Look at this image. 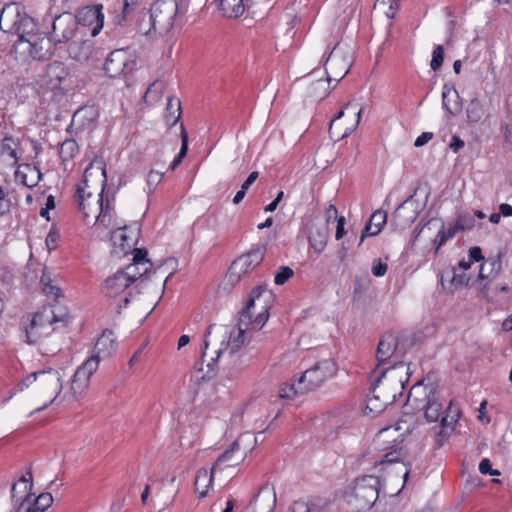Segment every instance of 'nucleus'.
Returning a JSON list of instances; mask_svg holds the SVG:
<instances>
[{"label":"nucleus","instance_id":"nucleus-49","mask_svg":"<svg viewBox=\"0 0 512 512\" xmlns=\"http://www.w3.org/2000/svg\"><path fill=\"white\" fill-rule=\"evenodd\" d=\"M130 268H132L133 271H129V273L135 274V276L133 277V283L137 282L140 278L145 276L150 270L149 267L141 266L140 264L136 263H131L130 265L126 266L123 270H128Z\"/></svg>","mask_w":512,"mask_h":512},{"label":"nucleus","instance_id":"nucleus-26","mask_svg":"<svg viewBox=\"0 0 512 512\" xmlns=\"http://www.w3.org/2000/svg\"><path fill=\"white\" fill-rule=\"evenodd\" d=\"M327 506V501L320 497H311L294 501L289 512H322Z\"/></svg>","mask_w":512,"mask_h":512},{"label":"nucleus","instance_id":"nucleus-41","mask_svg":"<svg viewBox=\"0 0 512 512\" xmlns=\"http://www.w3.org/2000/svg\"><path fill=\"white\" fill-rule=\"evenodd\" d=\"M167 115L166 118L168 121L174 125L181 116V102L176 97H170L167 103Z\"/></svg>","mask_w":512,"mask_h":512},{"label":"nucleus","instance_id":"nucleus-32","mask_svg":"<svg viewBox=\"0 0 512 512\" xmlns=\"http://www.w3.org/2000/svg\"><path fill=\"white\" fill-rule=\"evenodd\" d=\"M218 9L223 17L238 18L245 11L244 0H218Z\"/></svg>","mask_w":512,"mask_h":512},{"label":"nucleus","instance_id":"nucleus-6","mask_svg":"<svg viewBox=\"0 0 512 512\" xmlns=\"http://www.w3.org/2000/svg\"><path fill=\"white\" fill-rule=\"evenodd\" d=\"M183 5L184 3H181L180 0H156L149 10V28L145 29L142 22L140 30L145 35L166 34L173 27L177 14L186 12Z\"/></svg>","mask_w":512,"mask_h":512},{"label":"nucleus","instance_id":"nucleus-34","mask_svg":"<svg viewBox=\"0 0 512 512\" xmlns=\"http://www.w3.org/2000/svg\"><path fill=\"white\" fill-rule=\"evenodd\" d=\"M17 142L12 137H5L0 146V154L3 161L10 166H16L19 161L17 154Z\"/></svg>","mask_w":512,"mask_h":512},{"label":"nucleus","instance_id":"nucleus-10","mask_svg":"<svg viewBox=\"0 0 512 512\" xmlns=\"http://www.w3.org/2000/svg\"><path fill=\"white\" fill-rule=\"evenodd\" d=\"M380 480L374 475H364L355 480L351 491L355 506L359 510L369 509L376 502L379 495Z\"/></svg>","mask_w":512,"mask_h":512},{"label":"nucleus","instance_id":"nucleus-9","mask_svg":"<svg viewBox=\"0 0 512 512\" xmlns=\"http://www.w3.org/2000/svg\"><path fill=\"white\" fill-rule=\"evenodd\" d=\"M337 372L336 363L332 359H324L306 369L298 379L299 390L306 393L320 387L325 381L334 377Z\"/></svg>","mask_w":512,"mask_h":512},{"label":"nucleus","instance_id":"nucleus-33","mask_svg":"<svg viewBox=\"0 0 512 512\" xmlns=\"http://www.w3.org/2000/svg\"><path fill=\"white\" fill-rule=\"evenodd\" d=\"M212 328H213V325H210L208 328H207V331L205 333V339H204V350H206L208 348V341H207V338L208 336L211 334V331H212ZM206 352L203 351L202 352V356H201V362L200 363H196L195 364V369L198 370L199 372H202L204 369H203V365H204V362H206V367H207V371L203 374V376H201V379L202 380H205V379H210L212 378V376L214 375V371H215V365H216V361L218 359V355L216 358L214 357H211L209 360H206Z\"/></svg>","mask_w":512,"mask_h":512},{"label":"nucleus","instance_id":"nucleus-58","mask_svg":"<svg viewBox=\"0 0 512 512\" xmlns=\"http://www.w3.org/2000/svg\"><path fill=\"white\" fill-rule=\"evenodd\" d=\"M486 406H487V401L483 400L480 403V406L478 408V416H477V418L482 423L488 424L490 422V417L486 413Z\"/></svg>","mask_w":512,"mask_h":512},{"label":"nucleus","instance_id":"nucleus-27","mask_svg":"<svg viewBox=\"0 0 512 512\" xmlns=\"http://www.w3.org/2000/svg\"><path fill=\"white\" fill-rule=\"evenodd\" d=\"M443 107L450 115H457L462 110L460 96L457 90L445 84L442 91Z\"/></svg>","mask_w":512,"mask_h":512},{"label":"nucleus","instance_id":"nucleus-59","mask_svg":"<svg viewBox=\"0 0 512 512\" xmlns=\"http://www.w3.org/2000/svg\"><path fill=\"white\" fill-rule=\"evenodd\" d=\"M433 138L432 132H423L420 136H418L414 142L415 147H422L427 144Z\"/></svg>","mask_w":512,"mask_h":512},{"label":"nucleus","instance_id":"nucleus-30","mask_svg":"<svg viewBox=\"0 0 512 512\" xmlns=\"http://www.w3.org/2000/svg\"><path fill=\"white\" fill-rule=\"evenodd\" d=\"M21 502L29 503L31 508L29 509V512H44L52 505L53 497L48 492L41 493L37 497H34L32 493H28L24 496Z\"/></svg>","mask_w":512,"mask_h":512},{"label":"nucleus","instance_id":"nucleus-7","mask_svg":"<svg viewBox=\"0 0 512 512\" xmlns=\"http://www.w3.org/2000/svg\"><path fill=\"white\" fill-rule=\"evenodd\" d=\"M403 435L398 428L386 427L381 429L374 437L373 444L376 450L382 453L375 466L384 470L386 465L398 463L403 456Z\"/></svg>","mask_w":512,"mask_h":512},{"label":"nucleus","instance_id":"nucleus-18","mask_svg":"<svg viewBox=\"0 0 512 512\" xmlns=\"http://www.w3.org/2000/svg\"><path fill=\"white\" fill-rule=\"evenodd\" d=\"M116 337L111 330H104L97 339L93 352L88 359H94L97 362V368L101 361L109 359L116 352Z\"/></svg>","mask_w":512,"mask_h":512},{"label":"nucleus","instance_id":"nucleus-38","mask_svg":"<svg viewBox=\"0 0 512 512\" xmlns=\"http://www.w3.org/2000/svg\"><path fill=\"white\" fill-rule=\"evenodd\" d=\"M331 77L327 76V79H318L310 85L308 88V94L310 97L318 100L324 99L329 93V83Z\"/></svg>","mask_w":512,"mask_h":512},{"label":"nucleus","instance_id":"nucleus-13","mask_svg":"<svg viewBox=\"0 0 512 512\" xmlns=\"http://www.w3.org/2000/svg\"><path fill=\"white\" fill-rule=\"evenodd\" d=\"M136 65L135 55L129 49H116L106 59L104 70L111 78L131 73Z\"/></svg>","mask_w":512,"mask_h":512},{"label":"nucleus","instance_id":"nucleus-11","mask_svg":"<svg viewBox=\"0 0 512 512\" xmlns=\"http://www.w3.org/2000/svg\"><path fill=\"white\" fill-rule=\"evenodd\" d=\"M129 271H133V269L119 270L108 277L103 284V292L107 297L114 298L124 293L123 305H118V313H120V310L126 307L133 298V289H128L133 284L135 274H131Z\"/></svg>","mask_w":512,"mask_h":512},{"label":"nucleus","instance_id":"nucleus-12","mask_svg":"<svg viewBox=\"0 0 512 512\" xmlns=\"http://www.w3.org/2000/svg\"><path fill=\"white\" fill-rule=\"evenodd\" d=\"M38 381V385L42 391L50 397L49 402L45 403L42 407L37 408L35 411H41L51 404L62 390L61 376L57 370L48 369L38 372H33L28 375L22 382L23 385L28 387L30 384Z\"/></svg>","mask_w":512,"mask_h":512},{"label":"nucleus","instance_id":"nucleus-28","mask_svg":"<svg viewBox=\"0 0 512 512\" xmlns=\"http://www.w3.org/2000/svg\"><path fill=\"white\" fill-rule=\"evenodd\" d=\"M326 62L329 63V69L334 75V80H341L350 70V62L344 55L332 52L327 58Z\"/></svg>","mask_w":512,"mask_h":512},{"label":"nucleus","instance_id":"nucleus-40","mask_svg":"<svg viewBox=\"0 0 512 512\" xmlns=\"http://www.w3.org/2000/svg\"><path fill=\"white\" fill-rule=\"evenodd\" d=\"M501 266L500 256L497 259L484 263L481 265L479 278L482 280L489 277L495 278L500 273Z\"/></svg>","mask_w":512,"mask_h":512},{"label":"nucleus","instance_id":"nucleus-62","mask_svg":"<svg viewBox=\"0 0 512 512\" xmlns=\"http://www.w3.org/2000/svg\"><path fill=\"white\" fill-rule=\"evenodd\" d=\"M465 143L460 137L454 135L452 136L449 147L453 150L454 153H457L460 149L464 147Z\"/></svg>","mask_w":512,"mask_h":512},{"label":"nucleus","instance_id":"nucleus-15","mask_svg":"<svg viewBox=\"0 0 512 512\" xmlns=\"http://www.w3.org/2000/svg\"><path fill=\"white\" fill-rule=\"evenodd\" d=\"M77 28V19L71 13H63L55 17L52 24L51 37L55 43L71 40Z\"/></svg>","mask_w":512,"mask_h":512},{"label":"nucleus","instance_id":"nucleus-35","mask_svg":"<svg viewBox=\"0 0 512 512\" xmlns=\"http://www.w3.org/2000/svg\"><path fill=\"white\" fill-rule=\"evenodd\" d=\"M328 237L329 230L327 226L314 227L309 236L310 246L316 253H321L326 247Z\"/></svg>","mask_w":512,"mask_h":512},{"label":"nucleus","instance_id":"nucleus-55","mask_svg":"<svg viewBox=\"0 0 512 512\" xmlns=\"http://www.w3.org/2000/svg\"><path fill=\"white\" fill-rule=\"evenodd\" d=\"M59 239V235L55 230H50L48 233L45 243L49 251L55 250L57 247V242Z\"/></svg>","mask_w":512,"mask_h":512},{"label":"nucleus","instance_id":"nucleus-51","mask_svg":"<svg viewBox=\"0 0 512 512\" xmlns=\"http://www.w3.org/2000/svg\"><path fill=\"white\" fill-rule=\"evenodd\" d=\"M133 263L140 264L141 266H146L151 268L152 264L147 259V251L143 249H135L133 255Z\"/></svg>","mask_w":512,"mask_h":512},{"label":"nucleus","instance_id":"nucleus-43","mask_svg":"<svg viewBox=\"0 0 512 512\" xmlns=\"http://www.w3.org/2000/svg\"><path fill=\"white\" fill-rule=\"evenodd\" d=\"M483 116V109L480 102L472 100L467 107V119L469 123H477Z\"/></svg>","mask_w":512,"mask_h":512},{"label":"nucleus","instance_id":"nucleus-4","mask_svg":"<svg viewBox=\"0 0 512 512\" xmlns=\"http://www.w3.org/2000/svg\"><path fill=\"white\" fill-rule=\"evenodd\" d=\"M408 403L416 409L423 410L427 422H437L440 419V435H443L446 429H452L460 416V411L453 407L452 402H449L444 410L441 395L434 388L423 387L419 383L411 388Z\"/></svg>","mask_w":512,"mask_h":512},{"label":"nucleus","instance_id":"nucleus-44","mask_svg":"<svg viewBox=\"0 0 512 512\" xmlns=\"http://www.w3.org/2000/svg\"><path fill=\"white\" fill-rule=\"evenodd\" d=\"M163 83L160 81H154L146 90L144 98L146 102L158 101L163 93Z\"/></svg>","mask_w":512,"mask_h":512},{"label":"nucleus","instance_id":"nucleus-53","mask_svg":"<svg viewBox=\"0 0 512 512\" xmlns=\"http://www.w3.org/2000/svg\"><path fill=\"white\" fill-rule=\"evenodd\" d=\"M388 266L381 259H376L372 265V274L375 277H382L386 274Z\"/></svg>","mask_w":512,"mask_h":512},{"label":"nucleus","instance_id":"nucleus-16","mask_svg":"<svg viewBox=\"0 0 512 512\" xmlns=\"http://www.w3.org/2000/svg\"><path fill=\"white\" fill-rule=\"evenodd\" d=\"M97 369V362L94 359H87L77 368L71 382V391L74 397H81L87 391L90 378Z\"/></svg>","mask_w":512,"mask_h":512},{"label":"nucleus","instance_id":"nucleus-17","mask_svg":"<svg viewBox=\"0 0 512 512\" xmlns=\"http://www.w3.org/2000/svg\"><path fill=\"white\" fill-rule=\"evenodd\" d=\"M400 356L398 352V338L393 333L385 334L378 343L376 351L377 365L372 371L375 375L381 371L380 368L388 363L392 358L398 359Z\"/></svg>","mask_w":512,"mask_h":512},{"label":"nucleus","instance_id":"nucleus-36","mask_svg":"<svg viewBox=\"0 0 512 512\" xmlns=\"http://www.w3.org/2000/svg\"><path fill=\"white\" fill-rule=\"evenodd\" d=\"M407 215L405 202L401 203L394 211L391 219V224L398 229H404L409 226L416 218L413 211H410Z\"/></svg>","mask_w":512,"mask_h":512},{"label":"nucleus","instance_id":"nucleus-29","mask_svg":"<svg viewBox=\"0 0 512 512\" xmlns=\"http://www.w3.org/2000/svg\"><path fill=\"white\" fill-rule=\"evenodd\" d=\"M386 223L387 213L382 210L375 211L371 215L369 222L362 231L360 243L364 240L365 237L379 234Z\"/></svg>","mask_w":512,"mask_h":512},{"label":"nucleus","instance_id":"nucleus-39","mask_svg":"<svg viewBox=\"0 0 512 512\" xmlns=\"http://www.w3.org/2000/svg\"><path fill=\"white\" fill-rule=\"evenodd\" d=\"M92 52V45L89 41L81 43L73 42L70 45V54L78 61L87 60Z\"/></svg>","mask_w":512,"mask_h":512},{"label":"nucleus","instance_id":"nucleus-37","mask_svg":"<svg viewBox=\"0 0 512 512\" xmlns=\"http://www.w3.org/2000/svg\"><path fill=\"white\" fill-rule=\"evenodd\" d=\"M29 478L22 476L18 483H14L11 488L12 499L17 503L24 498V496L30 493L32 487V474L28 472Z\"/></svg>","mask_w":512,"mask_h":512},{"label":"nucleus","instance_id":"nucleus-8","mask_svg":"<svg viewBox=\"0 0 512 512\" xmlns=\"http://www.w3.org/2000/svg\"><path fill=\"white\" fill-rule=\"evenodd\" d=\"M0 28L6 33L18 35L19 41H21L27 35L37 31V24L25 13L23 7L11 3L1 11Z\"/></svg>","mask_w":512,"mask_h":512},{"label":"nucleus","instance_id":"nucleus-47","mask_svg":"<svg viewBox=\"0 0 512 512\" xmlns=\"http://www.w3.org/2000/svg\"><path fill=\"white\" fill-rule=\"evenodd\" d=\"M294 271L289 266H280L275 273L274 283L276 285L285 284L292 276Z\"/></svg>","mask_w":512,"mask_h":512},{"label":"nucleus","instance_id":"nucleus-50","mask_svg":"<svg viewBox=\"0 0 512 512\" xmlns=\"http://www.w3.org/2000/svg\"><path fill=\"white\" fill-rule=\"evenodd\" d=\"M295 390H299L298 382L287 384L284 387H281L279 390V397L283 399H289L297 394H302L301 392H296Z\"/></svg>","mask_w":512,"mask_h":512},{"label":"nucleus","instance_id":"nucleus-20","mask_svg":"<svg viewBox=\"0 0 512 512\" xmlns=\"http://www.w3.org/2000/svg\"><path fill=\"white\" fill-rule=\"evenodd\" d=\"M252 512H273L276 506L275 488L270 483L263 484L250 502Z\"/></svg>","mask_w":512,"mask_h":512},{"label":"nucleus","instance_id":"nucleus-61","mask_svg":"<svg viewBox=\"0 0 512 512\" xmlns=\"http://www.w3.org/2000/svg\"><path fill=\"white\" fill-rule=\"evenodd\" d=\"M389 2V7H388V10L385 12L386 16L389 18V19H393L399 9V0H388Z\"/></svg>","mask_w":512,"mask_h":512},{"label":"nucleus","instance_id":"nucleus-23","mask_svg":"<svg viewBox=\"0 0 512 512\" xmlns=\"http://www.w3.org/2000/svg\"><path fill=\"white\" fill-rule=\"evenodd\" d=\"M52 38L46 39L32 32L20 42H26L29 45V53L36 59H46L52 55Z\"/></svg>","mask_w":512,"mask_h":512},{"label":"nucleus","instance_id":"nucleus-60","mask_svg":"<svg viewBox=\"0 0 512 512\" xmlns=\"http://www.w3.org/2000/svg\"><path fill=\"white\" fill-rule=\"evenodd\" d=\"M448 240V237L446 235V231L444 229V225L441 226L440 230L438 231L434 243L437 244L436 251Z\"/></svg>","mask_w":512,"mask_h":512},{"label":"nucleus","instance_id":"nucleus-19","mask_svg":"<svg viewBox=\"0 0 512 512\" xmlns=\"http://www.w3.org/2000/svg\"><path fill=\"white\" fill-rule=\"evenodd\" d=\"M102 5L86 6L78 10L74 17L77 19V24L83 26L94 25L92 29V36H96L103 27L104 15L102 13Z\"/></svg>","mask_w":512,"mask_h":512},{"label":"nucleus","instance_id":"nucleus-31","mask_svg":"<svg viewBox=\"0 0 512 512\" xmlns=\"http://www.w3.org/2000/svg\"><path fill=\"white\" fill-rule=\"evenodd\" d=\"M216 469H211L208 471L205 468H201L197 471L196 477H195V491L199 494L200 498H204L209 491V488L211 487L213 480H214V471Z\"/></svg>","mask_w":512,"mask_h":512},{"label":"nucleus","instance_id":"nucleus-45","mask_svg":"<svg viewBox=\"0 0 512 512\" xmlns=\"http://www.w3.org/2000/svg\"><path fill=\"white\" fill-rule=\"evenodd\" d=\"M182 144L179 153L174 158L170 165V169L174 170L176 167L182 162L183 158L186 156L188 151V136L187 133L184 130V127L182 126V134H181Z\"/></svg>","mask_w":512,"mask_h":512},{"label":"nucleus","instance_id":"nucleus-48","mask_svg":"<svg viewBox=\"0 0 512 512\" xmlns=\"http://www.w3.org/2000/svg\"><path fill=\"white\" fill-rule=\"evenodd\" d=\"M444 60V49L442 45H437L432 53V59L430 67L433 71H437L441 68Z\"/></svg>","mask_w":512,"mask_h":512},{"label":"nucleus","instance_id":"nucleus-3","mask_svg":"<svg viewBox=\"0 0 512 512\" xmlns=\"http://www.w3.org/2000/svg\"><path fill=\"white\" fill-rule=\"evenodd\" d=\"M69 314L64 306L58 304L43 307L40 311L27 317L25 337L28 344H38L44 355H54L61 350L59 344L50 347L45 338L55 331L54 325L65 324Z\"/></svg>","mask_w":512,"mask_h":512},{"label":"nucleus","instance_id":"nucleus-57","mask_svg":"<svg viewBox=\"0 0 512 512\" xmlns=\"http://www.w3.org/2000/svg\"><path fill=\"white\" fill-rule=\"evenodd\" d=\"M468 281H469V277L465 274V272H463L461 274L454 272L451 283L454 286H463V285H467Z\"/></svg>","mask_w":512,"mask_h":512},{"label":"nucleus","instance_id":"nucleus-2","mask_svg":"<svg viewBox=\"0 0 512 512\" xmlns=\"http://www.w3.org/2000/svg\"><path fill=\"white\" fill-rule=\"evenodd\" d=\"M371 376L374 379L366 409L372 413H380L402 394L404 383L409 377V367L403 361H395L375 375L371 373Z\"/></svg>","mask_w":512,"mask_h":512},{"label":"nucleus","instance_id":"nucleus-64","mask_svg":"<svg viewBox=\"0 0 512 512\" xmlns=\"http://www.w3.org/2000/svg\"><path fill=\"white\" fill-rule=\"evenodd\" d=\"M469 257L471 261L478 262L483 259L482 251L479 247H472L469 249Z\"/></svg>","mask_w":512,"mask_h":512},{"label":"nucleus","instance_id":"nucleus-14","mask_svg":"<svg viewBox=\"0 0 512 512\" xmlns=\"http://www.w3.org/2000/svg\"><path fill=\"white\" fill-rule=\"evenodd\" d=\"M264 259V249L257 248L245 255H241L232 262L226 274V280L233 284L240 280L242 275L249 273L257 267Z\"/></svg>","mask_w":512,"mask_h":512},{"label":"nucleus","instance_id":"nucleus-5","mask_svg":"<svg viewBox=\"0 0 512 512\" xmlns=\"http://www.w3.org/2000/svg\"><path fill=\"white\" fill-rule=\"evenodd\" d=\"M103 193L102 190L93 193L86 187L77 188L76 201L87 225L98 224L104 228L114 227L110 199L104 200Z\"/></svg>","mask_w":512,"mask_h":512},{"label":"nucleus","instance_id":"nucleus-24","mask_svg":"<svg viewBox=\"0 0 512 512\" xmlns=\"http://www.w3.org/2000/svg\"><path fill=\"white\" fill-rule=\"evenodd\" d=\"M243 438L244 436L235 440L231 447L219 456L216 463L213 465V469H217L221 464L227 467L236 466L245 459L246 452L240 449V443L243 441Z\"/></svg>","mask_w":512,"mask_h":512},{"label":"nucleus","instance_id":"nucleus-46","mask_svg":"<svg viewBox=\"0 0 512 512\" xmlns=\"http://www.w3.org/2000/svg\"><path fill=\"white\" fill-rule=\"evenodd\" d=\"M475 225V219L473 215L469 212L459 213L456 219V228H459L461 231L470 230Z\"/></svg>","mask_w":512,"mask_h":512},{"label":"nucleus","instance_id":"nucleus-21","mask_svg":"<svg viewBox=\"0 0 512 512\" xmlns=\"http://www.w3.org/2000/svg\"><path fill=\"white\" fill-rule=\"evenodd\" d=\"M361 113H362V107H360L358 103L349 102L348 104H346L337 113V115L331 120L330 127H329L330 134L333 135V128H334L335 122L347 114L352 117V121L345 126L343 133L341 135H339L338 138L342 139V138L349 136L357 128V126L360 122Z\"/></svg>","mask_w":512,"mask_h":512},{"label":"nucleus","instance_id":"nucleus-56","mask_svg":"<svg viewBox=\"0 0 512 512\" xmlns=\"http://www.w3.org/2000/svg\"><path fill=\"white\" fill-rule=\"evenodd\" d=\"M43 292L46 296L50 297H54L55 299H58L60 297H62V292H61V289L56 286V285H53V284H49L47 286H44L43 287Z\"/></svg>","mask_w":512,"mask_h":512},{"label":"nucleus","instance_id":"nucleus-54","mask_svg":"<svg viewBox=\"0 0 512 512\" xmlns=\"http://www.w3.org/2000/svg\"><path fill=\"white\" fill-rule=\"evenodd\" d=\"M163 173L156 171V170H150V172L147 175V184L150 188H155L162 180Z\"/></svg>","mask_w":512,"mask_h":512},{"label":"nucleus","instance_id":"nucleus-52","mask_svg":"<svg viewBox=\"0 0 512 512\" xmlns=\"http://www.w3.org/2000/svg\"><path fill=\"white\" fill-rule=\"evenodd\" d=\"M479 471L482 474H489L492 476H499L500 472L496 469H492L491 462L489 459L484 458L479 463Z\"/></svg>","mask_w":512,"mask_h":512},{"label":"nucleus","instance_id":"nucleus-42","mask_svg":"<svg viewBox=\"0 0 512 512\" xmlns=\"http://www.w3.org/2000/svg\"><path fill=\"white\" fill-rule=\"evenodd\" d=\"M78 153V144L74 139H67L62 142L60 147V157L62 161L71 160Z\"/></svg>","mask_w":512,"mask_h":512},{"label":"nucleus","instance_id":"nucleus-63","mask_svg":"<svg viewBox=\"0 0 512 512\" xmlns=\"http://www.w3.org/2000/svg\"><path fill=\"white\" fill-rule=\"evenodd\" d=\"M344 225H345V217L340 216L337 219V227H336V234L335 237L337 240L341 239L344 236Z\"/></svg>","mask_w":512,"mask_h":512},{"label":"nucleus","instance_id":"nucleus-1","mask_svg":"<svg viewBox=\"0 0 512 512\" xmlns=\"http://www.w3.org/2000/svg\"><path fill=\"white\" fill-rule=\"evenodd\" d=\"M270 297V292L262 286L251 291L249 300L240 313L238 327L232 329L229 335L222 340L218 356L228 354L232 357L244 345L245 332L250 325L256 330L263 327L269 317L267 304Z\"/></svg>","mask_w":512,"mask_h":512},{"label":"nucleus","instance_id":"nucleus-22","mask_svg":"<svg viewBox=\"0 0 512 512\" xmlns=\"http://www.w3.org/2000/svg\"><path fill=\"white\" fill-rule=\"evenodd\" d=\"M69 75V68L63 62L54 61L47 65L43 76V82L48 89H59L67 80Z\"/></svg>","mask_w":512,"mask_h":512},{"label":"nucleus","instance_id":"nucleus-25","mask_svg":"<svg viewBox=\"0 0 512 512\" xmlns=\"http://www.w3.org/2000/svg\"><path fill=\"white\" fill-rule=\"evenodd\" d=\"M91 178H96L99 181L101 187L100 190L104 191L105 186L107 184V175L105 163L102 160H94L85 169L82 181L83 185L81 187H86V189H90L89 182Z\"/></svg>","mask_w":512,"mask_h":512}]
</instances>
